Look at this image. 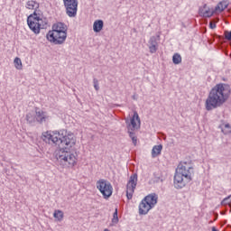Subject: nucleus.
Returning a JSON list of instances; mask_svg holds the SVG:
<instances>
[{"label":"nucleus","mask_w":231,"mask_h":231,"mask_svg":"<svg viewBox=\"0 0 231 231\" xmlns=\"http://www.w3.org/2000/svg\"><path fill=\"white\" fill-rule=\"evenodd\" d=\"M44 142H52L59 145L60 149L56 152V159L61 169H73L79 162V153L73 150L77 143L75 134L61 130L60 132H44L42 134Z\"/></svg>","instance_id":"f257e3e1"},{"label":"nucleus","mask_w":231,"mask_h":231,"mask_svg":"<svg viewBox=\"0 0 231 231\" xmlns=\"http://www.w3.org/2000/svg\"><path fill=\"white\" fill-rule=\"evenodd\" d=\"M230 85L225 83L217 84L211 90L206 99L205 108L207 111H213L221 107L228 98H230Z\"/></svg>","instance_id":"f03ea898"},{"label":"nucleus","mask_w":231,"mask_h":231,"mask_svg":"<svg viewBox=\"0 0 231 231\" xmlns=\"http://www.w3.org/2000/svg\"><path fill=\"white\" fill-rule=\"evenodd\" d=\"M192 178H194V165L192 164V161L181 162L177 167L173 185L175 189H183L187 187L188 183H190Z\"/></svg>","instance_id":"7ed1b4c3"},{"label":"nucleus","mask_w":231,"mask_h":231,"mask_svg":"<svg viewBox=\"0 0 231 231\" xmlns=\"http://www.w3.org/2000/svg\"><path fill=\"white\" fill-rule=\"evenodd\" d=\"M27 24L30 30L38 35V33H41V30L48 24V22H46L42 14L33 12L27 17Z\"/></svg>","instance_id":"20e7f679"},{"label":"nucleus","mask_w":231,"mask_h":231,"mask_svg":"<svg viewBox=\"0 0 231 231\" xmlns=\"http://www.w3.org/2000/svg\"><path fill=\"white\" fill-rule=\"evenodd\" d=\"M158 203V195L156 193L147 195L139 204V215L146 216L149 210L154 208Z\"/></svg>","instance_id":"39448f33"},{"label":"nucleus","mask_w":231,"mask_h":231,"mask_svg":"<svg viewBox=\"0 0 231 231\" xmlns=\"http://www.w3.org/2000/svg\"><path fill=\"white\" fill-rule=\"evenodd\" d=\"M97 189L101 192L104 199H109L113 196V185L108 180L101 179L97 181Z\"/></svg>","instance_id":"423d86ee"},{"label":"nucleus","mask_w":231,"mask_h":231,"mask_svg":"<svg viewBox=\"0 0 231 231\" xmlns=\"http://www.w3.org/2000/svg\"><path fill=\"white\" fill-rule=\"evenodd\" d=\"M47 39L52 44H64L68 39V32L59 31H49Z\"/></svg>","instance_id":"0eeeda50"},{"label":"nucleus","mask_w":231,"mask_h":231,"mask_svg":"<svg viewBox=\"0 0 231 231\" xmlns=\"http://www.w3.org/2000/svg\"><path fill=\"white\" fill-rule=\"evenodd\" d=\"M66 14L69 17H77L79 12V0H63Z\"/></svg>","instance_id":"6e6552de"},{"label":"nucleus","mask_w":231,"mask_h":231,"mask_svg":"<svg viewBox=\"0 0 231 231\" xmlns=\"http://www.w3.org/2000/svg\"><path fill=\"white\" fill-rule=\"evenodd\" d=\"M138 185V175L134 174L130 176V179L126 184V198L127 199H133V195Z\"/></svg>","instance_id":"1a4fd4ad"},{"label":"nucleus","mask_w":231,"mask_h":231,"mask_svg":"<svg viewBox=\"0 0 231 231\" xmlns=\"http://www.w3.org/2000/svg\"><path fill=\"white\" fill-rule=\"evenodd\" d=\"M35 116L37 124H46V122L50 120V115H48V112L39 108L35 109Z\"/></svg>","instance_id":"9d476101"},{"label":"nucleus","mask_w":231,"mask_h":231,"mask_svg":"<svg viewBox=\"0 0 231 231\" xmlns=\"http://www.w3.org/2000/svg\"><path fill=\"white\" fill-rule=\"evenodd\" d=\"M158 41H160V35L152 36L148 42L150 53H156L158 51Z\"/></svg>","instance_id":"9b49d317"},{"label":"nucleus","mask_w":231,"mask_h":231,"mask_svg":"<svg viewBox=\"0 0 231 231\" xmlns=\"http://www.w3.org/2000/svg\"><path fill=\"white\" fill-rule=\"evenodd\" d=\"M40 6L41 5L35 0H29L25 4L27 10H34L33 12H36V14H42V11L39 9Z\"/></svg>","instance_id":"f8f14e48"},{"label":"nucleus","mask_w":231,"mask_h":231,"mask_svg":"<svg viewBox=\"0 0 231 231\" xmlns=\"http://www.w3.org/2000/svg\"><path fill=\"white\" fill-rule=\"evenodd\" d=\"M199 13L202 17H212V15H214V11L210 10L207 4L199 8Z\"/></svg>","instance_id":"ddd939ff"},{"label":"nucleus","mask_w":231,"mask_h":231,"mask_svg":"<svg viewBox=\"0 0 231 231\" xmlns=\"http://www.w3.org/2000/svg\"><path fill=\"white\" fill-rule=\"evenodd\" d=\"M51 32H68V27L63 23H57L52 25Z\"/></svg>","instance_id":"4468645a"},{"label":"nucleus","mask_w":231,"mask_h":231,"mask_svg":"<svg viewBox=\"0 0 231 231\" xmlns=\"http://www.w3.org/2000/svg\"><path fill=\"white\" fill-rule=\"evenodd\" d=\"M104 28V21L102 20H96L93 23V31L96 33H99V32H102Z\"/></svg>","instance_id":"2eb2a0df"},{"label":"nucleus","mask_w":231,"mask_h":231,"mask_svg":"<svg viewBox=\"0 0 231 231\" xmlns=\"http://www.w3.org/2000/svg\"><path fill=\"white\" fill-rule=\"evenodd\" d=\"M136 122L140 124V116H138V112H134L131 119L130 125H132V130L138 128V125H136Z\"/></svg>","instance_id":"dca6fc26"},{"label":"nucleus","mask_w":231,"mask_h":231,"mask_svg":"<svg viewBox=\"0 0 231 231\" xmlns=\"http://www.w3.org/2000/svg\"><path fill=\"white\" fill-rule=\"evenodd\" d=\"M163 149V145L159 144L152 147V158H156L162 154V150Z\"/></svg>","instance_id":"f3484780"},{"label":"nucleus","mask_w":231,"mask_h":231,"mask_svg":"<svg viewBox=\"0 0 231 231\" xmlns=\"http://www.w3.org/2000/svg\"><path fill=\"white\" fill-rule=\"evenodd\" d=\"M226 8H228V1L224 0L216 6L215 10L216 12H223Z\"/></svg>","instance_id":"a211bd4d"},{"label":"nucleus","mask_w":231,"mask_h":231,"mask_svg":"<svg viewBox=\"0 0 231 231\" xmlns=\"http://www.w3.org/2000/svg\"><path fill=\"white\" fill-rule=\"evenodd\" d=\"M26 121L28 122V124H31L32 125H33L35 124V122H37V117L36 116L32 113H28L26 115Z\"/></svg>","instance_id":"6ab92c4d"},{"label":"nucleus","mask_w":231,"mask_h":231,"mask_svg":"<svg viewBox=\"0 0 231 231\" xmlns=\"http://www.w3.org/2000/svg\"><path fill=\"white\" fill-rule=\"evenodd\" d=\"M53 216L58 221H62V219H64V212H62V210H55Z\"/></svg>","instance_id":"aec40b11"},{"label":"nucleus","mask_w":231,"mask_h":231,"mask_svg":"<svg viewBox=\"0 0 231 231\" xmlns=\"http://www.w3.org/2000/svg\"><path fill=\"white\" fill-rule=\"evenodd\" d=\"M221 130L224 134H230L231 133V127L230 125L226 124L221 125Z\"/></svg>","instance_id":"412c9836"},{"label":"nucleus","mask_w":231,"mask_h":231,"mask_svg":"<svg viewBox=\"0 0 231 231\" xmlns=\"http://www.w3.org/2000/svg\"><path fill=\"white\" fill-rule=\"evenodd\" d=\"M172 62L173 64H181V55L180 53H175L172 57Z\"/></svg>","instance_id":"4be33fe9"},{"label":"nucleus","mask_w":231,"mask_h":231,"mask_svg":"<svg viewBox=\"0 0 231 231\" xmlns=\"http://www.w3.org/2000/svg\"><path fill=\"white\" fill-rule=\"evenodd\" d=\"M14 66L16 69H23V61L19 58L14 59Z\"/></svg>","instance_id":"5701e85b"},{"label":"nucleus","mask_w":231,"mask_h":231,"mask_svg":"<svg viewBox=\"0 0 231 231\" xmlns=\"http://www.w3.org/2000/svg\"><path fill=\"white\" fill-rule=\"evenodd\" d=\"M112 223H118V209L116 208L114 214H113V218H112Z\"/></svg>","instance_id":"b1692460"},{"label":"nucleus","mask_w":231,"mask_h":231,"mask_svg":"<svg viewBox=\"0 0 231 231\" xmlns=\"http://www.w3.org/2000/svg\"><path fill=\"white\" fill-rule=\"evenodd\" d=\"M221 205H229V207H231V195L224 199L221 202Z\"/></svg>","instance_id":"393cba45"},{"label":"nucleus","mask_w":231,"mask_h":231,"mask_svg":"<svg viewBox=\"0 0 231 231\" xmlns=\"http://www.w3.org/2000/svg\"><path fill=\"white\" fill-rule=\"evenodd\" d=\"M224 35L226 41L231 42V31H225Z\"/></svg>","instance_id":"a878e982"},{"label":"nucleus","mask_w":231,"mask_h":231,"mask_svg":"<svg viewBox=\"0 0 231 231\" xmlns=\"http://www.w3.org/2000/svg\"><path fill=\"white\" fill-rule=\"evenodd\" d=\"M93 84H94V88H95L96 91H98V89H100V87L98 86V79H94Z\"/></svg>","instance_id":"bb28decb"},{"label":"nucleus","mask_w":231,"mask_h":231,"mask_svg":"<svg viewBox=\"0 0 231 231\" xmlns=\"http://www.w3.org/2000/svg\"><path fill=\"white\" fill-rule=\"evenodd\" d=\"M129 136L131 139L134 138L136 134L134 132L128 131Z\"/></svg>","instance_id":"cd10ccee"},{"label":"nucleus","mask_w":231,"mask_h":231,"mask_svg":"<svg viewBox=\"0 0 231 231\" xmlns=\"http://www.w3.org/2000/svg\"><path fill=\"white\" fill-rule=\"evenodd\" d=\"M132 142H133L134 145H136V143H137V142H138L137 137H136V136H135V137H133V138H132Z\"/></svg>","instance_id":"c85d7f7f"},{"label":"nucleus","mask_w":231,"mask_h":231,"mask_svg":"<svg viewBox=\"0 0 231 231\" xmlns=\"http://www.w3.org/2000/svg\"><path fill=\"white\" fill-rule=\"evenodd\" d=\"M209 27L211 28V30H214V28H216V23L210 22Z\"/></svg>","instance_id":"c756f323"},{"label":"nucleus","mask_w":231,"mask_h":231,"mask_svg":"<svg viewBox=\"0 0 231 231\" xmlns=\"http://www.w3.org/2000/svg\"><path fill=\"white\" fill-rule=\"evenodd\" d=\"M211 230H212V231H219V230H217V228H216V226H213V227L211 228Z\"/></svg>","instance_id":"7c9ffc66"},{"label":"nucleus","mask_w":231,"mask_h":231,"mask_svg":"<svg viewBox=\"0 0 231 231\" xmlns=\"http://www.w3.org/2000/svg\"><path fill=\"white\" fill-rule=\"evenodd\" d=\"M134 100H136V97H133Z\"/></svg>","instance_id":"2f4dec72"}]
</instances>
